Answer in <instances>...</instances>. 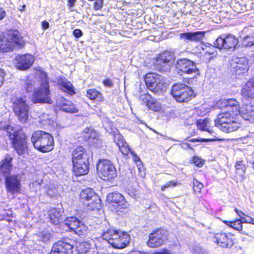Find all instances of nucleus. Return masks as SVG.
<instances>
[{
    "label": "nucleus",
    "mask_w": 254,
    "mask_h": 254,
    "mask_svg": "<svg viewBox=\"0 0 254 254\" xmlns=\"http://www.w3.org/2000/svg\"><path fill=\"white\" fill-rule=\"evenodd\" d=\"M5 12L3 8L0 7V20L2 19L5 16Z\"/></svg>",
    "instance_id": "nucleus-59"
},
{
    "label": "nucleus",
    "mask_w": 254,
    "mask_h": 254,
    "mask_svg": "<svg viewBox=\"0 0 254 254\" xmlns=\"http://www.w3.org/2000/svg\"><path fill=\"white\" fill-rule=\"evenodd\" d=\"M176 67L179 71L184 73L192 75L190 78H193L199 74L198 69L195 63L187 59L178 60Z\"/></svg>",
    "instance_id": "nucleus-13"
},
{
    "label": "nucleus",
    "mask_w": 254,
    "mask_h": 254,
    "mask_svg": "<svg viewBox=\"0 0 254 254\" xmlns=\"http://www.w3.org/2000/svg\"><path fill=\"white\" fill-rule=\"evenodd\" d=\"M91 130L89 129H86L82 132V135L85 140H90L91 138L90 134H91Z\"/></svg>",
    "instance_id": "nucleus-49"
},
{
    "label": "nucleus",
    "mask_w": 254,
    "mask_h": 254,
    "mask_svg": "<svg viewBox=\"0 0 254 254\" xmlns=\"http://www.w3.org/2000/svg\"><path fill=\"white\" fill-rule=\"evenodd\" d=\"M103 0H97L95 3V8L96 9H99L102 7Z\"/></svg>",
    "instance_id": "nucleus-55"
},
{
    "label": "nucleus",
    "mask_w": 254,
    "mask_h": 254,
    "mask_svg": "<svg viewBox=\"0 0 254 254\" xmlns=\"http://www.w3.org/2000/svg\"><path fill=\"white\" fill-rule=\"evenodd\" d=\"M89 153L81 146H78L75 148L72 153V163L76 164L78 163L77 161L82 159L83 161L89 159Z\"/></svg>",
    "instance_id": "nucleus-30"
},
{
    "label": "nucleus",
    "mask_w": 254,
    "mask_h": 254,
    "mask_svg": "<svg viewBox=\"0 0 254 254\" xmlns=\"http://www.w3.org/2000/svg\"><path fill=\"white\" fill-rule=\"evenodd\" d=\"M24 44V41L17 30L9 31L6 38L0 31V52H10L12 50L15 45L21 47Z\"/></svg>",
    "instance_id": "nucleus-6"
},
{
    "label": "nucleus",
    "mask_w": 254,
    "mask_h": 254,
    "mask_svg": "<svg viewBox=\"0 0 254 254\" xmlns=\"http://www.w3.org/2000/svg\"><path fill=\"white\" fill-rule=\"evenodd\" d=\"M107 200L113 204L115 207L121 206L125 208L128 206V203L126 201L125 197L119 192H112L108 194Z\"/></svg>",
    "instance_id": "nucleus-22"
},
{
    "label": "nucleus",
    "mask_w": 254,
    "mask_h": 254,
    "mask_svg": "<svg viewBox=\"0 0 254 254\" xmlns=\"http://www.w3.org/2000/svg\"><path fill=\"white\" fill-rule=\"evenodd\" d=\"M25 7H26V5L25 4L23 5L20 10L21 11L25 9Z\"/></svg>",
    "instance_id": "nucleus-64"
},
{
    "label": "nucleus",
    "mask_w": 254,
    "mask_h": 254,
    "mask_svg": "<svg viewBox=\"0 0 254 254\" xmlns=\"http://www.w3.org/2000/svg\"><path fill=\"white\" fill-rule=\"evenodd\" d=\"M242 44L245 47H251L254 45V33L244 37L242 40Z\"/></svg>",
    "instance_id": "nucleus-35"
},
{
    "label": "nucleus",
    "mask_w": 254,
    "mask_h": 254,
    "mask_svg": "<svg viewBox=\"0 0 254 254\" xmlns=\"http://www.w3.org/2000/svg\"><path fill=\"white\" fill-rule=\"evenodd\" d=\"M174 58V54L173 52L168 51H164L154 59L155 68L160 71H167L170 68V62Z\"/></svg>",
    "instance_id": "nucleus-10"
},
{
    "label": "nucleus",
    "mask_w": 254,
    "mask_h": 254,
    "mask_svg": "<svg viewBox=\"0 0 254 254\" xmlns=\"http://www.w3.org/2000/svg\"><path fill=\"white\" fill-rule=\"evenodd\" d=\"M76 1V0H68L67 6L69 8H72L74 6Z\"/></svg>",
    "instance_id": "nucleus-57"
},
{
    "label": "nucleus",
    "mask_w": 254,
    "mask_h": 254,
    "mask_svg": "<svg viewBox=\"0 0 254 254\" xmlns=\"http://www.w3.org/2000/svg\"><path fill=\"white\" fill-rule=\"evenodd\" d=\"M37 75V77L27 79L25 85L26 90L33 92L31 100L34 103L51 104L52 100L47 73L39 70Z\"/></svg>",
    "instance_id": "nucleus-1"
},
{
    "label": "nucleus",
    "mask_w": 254,
    "mask_h": 254,
    "mask_svg": "<svg viewBox=\"0 0 254 254\" xmlns=\"http://www.w3.org/2000/svg\"><path fill=\"white\" fill-rule=\"evenodd\" d=\"M228 103L227 108H231L230 112L234 113V114H238L239 111L240 109L238 102L234 99H227ZM230 110V109H229Z\"/></svg>",
    "instance_id": "nucleus-34"
},
{
    "label": "nucleus",
    "mask_w": 254,
    "mask_h": 254,
    "mask_svg": "<svg viewBox=\"0 0 254 254\" xmlns=\"http://www.w3.org/2000/svg\"><path fill=\"white\" fill-rule=\"evenodd\" d=\"M144 81L147 88L152 92H158L163 89V78L161 76L154 73L146 74Z\"/></svg>",
    "instance_id": "nucleus-14"
},
{
    "label": "nucleus",
    "mask_w": 254,
    "mask_h": 254,
    "mask_svg": "<svg viewBox=\"0 0 254 254\" xmlns=\"http://www.w3.org/2000/svg\"><path fill=\"white\" fill-rule=\"evenodd\" d=\"M235 169L238 174L243 176L245 173L246 167L242 161H238L235 165Z\"/></svg>",
    "instance_id": "nucleus-38"
},
{
    "label": "nucleus",
    "mask_w": 254,
    "mask_h": 254,
    "mask_svg": "<svg viewBox=\"0 0 254 254\" xmlns=\"http://www.w3.org/2000/svg\"><path fill=\"white\" fill-rule=\"evenodd\" d=\"M238 43V39L234 35L229 34L225 37H219L214 44L218 49H229L235 48Z\"/></svg>",
    "instance_id": "nucleus-17"
},
{
    "label": "nucleus",
    "mask_w": 254,
    "mask_h": 254,
    "mask_svg": "<svg viewBox=\"0 0 254 254\" xmlns=\"http://www.w3.org/2000/svg\"><path fill=\"white\" fill-rule=\"evenodd\" d=\"M103 83L105 86L108 87H112L113 85L112 81L109 79H106L104 80Z\"/></svg>",
    "instance_id": "nucleus-52"
},
{
    "label": "nucleus",
    "mask_w": 254,
    "mask_h": 254,
    "mask_svg": "<svg viewBox=\"0 0 254 254\" xmlns=\"http://www.w3.org/2000/svg\"><path fill=\"white\" fill-rule=\"evenodd\" d=\"M242 95L248 98H254V77L246 83L242 90Z\"/></svg>",
    "instance_id": "nucleus-31"
},
{
    "label": "nucleus",
    "mask_w": 254,
    "mask_h": 254,
    "mask_svg": "<svg viewBox=\"0 0 254 254\" xmlns=\"http://www.w3.org/2000/svg\"><path fill=\"white\" fill-rule=\"evenodd\" d=\"M77 249L79 254H96L97 251L94 245L91 244L89 242L79 243L77 245Z\"/></svg>",
    "instance_id": "nucleus-29"
},
{
    "label": "nucleus",
    "mask_w": 254,
    "mask_h": 254,
    "mask_svg": "<svg viewBox=\"0 0 254 254\" xmlns=\"http://www.w3.org/2000/svg\"><path fill=\"white\" fill-rule=\"evenodd\" d=\"M214 241L222 248H231L234 245L233 236L230 233H221L216 234Z\"/></svg>",
    "instance_id": "nucleus-19"
},
{
    "label": "nucleus",
    "mask_w": 254,
    "mask_h": 254,
    "mask_svg": "<svg viewBox=\"0 0 254 254\" xmlns=\"http://www.w3.org/2000/svg\"><path fill=\"white\" fill-rule=\"evenodd\" d=\"M64 223L70 231H74L79 236L84 235L87 231V227L75 217H68Z\"/></svg>",
    "instance_id": "nucleus-16"
},
{
    "label": "nucleus",
    "mask_w": 254,
    "mask_h": 254,
    "mask_svg": "<svg viewBox=\"0 0 254 254\" xmlns=\"http://www.w3.org/2000/svg\"><path fill=\"white\" fill-rule=\"evenodd\" d=\"M42 27L44 29H46L49 27V23L47 21H44L42 23Z\"/></svg>",
    "instance_id": "nucleus-60"
},
{
    "label": "nucleus",
    "mask_w": 254,
    "mask_h": 254,
    "mask_svg": "<svg viewBox=\"0 0 254 254\" xmlns=\"http://www.w3.org/2000/svg\"><path fill=\"white\" fill-rule=\"evenodd\" d=\"M80 199L89 210H99L101 208V199L92 189L82 190L80 193Z\"/></svg>",
    "instance_id": "nucleus-7"
},
{
    "label": "nucleus",
    "mask_w": 254,
    "mask_h": 254,
    "mask_svg": "<svg viewBox=\"0 0 254 254\" xmlns=\"http://www.w3.org/2000/svg\"><path fill=\"white\" fill-rule=\"evenodd\" d=\"M4 128L7 135L11 140L12 147L19 155H23L27 150V141L26 136L20 129H15L13 127L8 125L4 127L0 123V129Z\"/></svg>",
    "instance_id": "nucleus-2"
},
{
    "label": "nucleus",
    "mask_w": 254,
    "mask_h": 254,
    "mask_svg": "<svg viewBox=\"0 0 254 254\" xmlns=\"http://www.w3.org/2000/svg\"><path fill=\"white\" fill-rule=\"evenodd\" d=\"M177 186V183L173 181H169L161 187V190L164 191L166 189L171 187L172 186Z\"/></svg>",
    "instance_id": "nucleus-48"
},
{
    "label": "nucleus",
    "mask_w": 254,
    "mask_h": 254,
    "mask_svg": "<svg viewBox=\"0 0 254 254\" xmlns=\"http://www.w3.org/2000/svg\"><path fill=\"white\" fill-rule=\"evenodd\" d=\"M39 238L41 241L45 242L50 239V235L45 232H42L39 234Z\"/></svg>",
    "instance_id": "nucleus-47"
},
{
    "label": "nucleus",
    "mask_w": 254,
    "mask_h": 254,
    "mask_svg": "<svg viewBox=\"0 0 254 254\" xmlns=\"http://www.w3.org/2000/svg\"><path fill=\"white\" fill-rule=\"evenodd\" d=\"M131 155L133 157V159L135 162H136V163H137L138 162H141L139 157L133 151L131 152Z\"/></svg>",
    "instance_id": "nucleus-56"
},
{
    "label": "nucleus",
    "mask_w": 254,
    "mask_h": 254,
    "mask_svg": "<svg viewBox=\"0 0 254 254\" xmlns=\"http://www.w3.org/2000/svg\"><path fill=\"white\" fill-rule=\"evenodd\" d=\"M23 174L8 175L4 177L6 190L12 194L19 193L21 190V181Z\"/></svg>",
    "instance_id": "nucleus-12"
},
{
    "label": "nucleus",
    "mask_w": 254,
    "mask_h": 254,
    "mask_svg": "<svg viewBox=\"0 0 254 254\" xmlns=\"http://www.w3.org/2000/svg\"><path fill=\"white\" fill-rule=\"evenodd\" d=\"M180 145L182 148L184 149H191V147L190 146V145L187 143H181Z\"/></svg>",
    "instance_id": "nucleus-58"
},
{
    "label": "nucleus",
    "mask_w": 254,
    "mask_h": 254,
    "mask_svg": "<svg viewBox=\"0 0 254 254\" xmlns=\"http://www.w3.org/2000/svg\"><path fill=\"white\" fill-rule=\"evenodd\" d=\"M73 246L65 242L59 241L54 244L50 254H72Z\"/></svg>",
    "instance_id": "nucleus-21"
},
{
    "label": "nucleus",
    "mask_w": 254,
    "mask_h": 254,
    "mask_svg": "<svg viewBox=\"0 0 254 254\" xmlns=\"http://www.w3.org/2000/svg\"><path fill=\"white\" fill-rule=\"evenodd\" d=\"M205 32L204 31H196L194 32H188L180 34V39L185 42L193 41L198 42L202 40L204 37Z\"/></svg>",
    "instance_id": "nucleus-25"
},
{
    "label": "nucleus",
    "mask_w": 254,
    "mask_h": 254,
    "mask_svg": "<svg viewBox=\"0 0 254 254\" xmlns=\"http://www.w3.org/2000/svg\"><path fill=\"white\" fill-rule=\"evenodd\" d=\"M114 142L116 143L117 145H121V144L124 143V142H125L123 137L119 133L118 130H116V132H114Z\"/></svg>",
    "instance_id": "nucleus-41"
},
{
    "label": "nucleus",
    "mask_w": 254,
    "mask_h": 254,
    "mask_svg": "<svg viewBox=\"0 0 254 254\" xmlns=\"http://www.w3.org/2000/svg\"><path fill=\"white\" fill-rule=\"evenodd\" d=\"M102 237L103 239L107 240L113 247L116 249L124 248L130 241V236L128 234L114 229H109L104 232Z\"/></svg>",
    "instance_id": "nucleus-4"
},
{
    "label": "nucleus",
    "mask_w": 254,
    "mask_h": 254,
    "mask_svg": "<svg viewBox=\"0 0 254 254\" xmlns=\"http://www.w3.org/2000/svg\"><path fill=\"white\" fill-rule=\"evenodd\" d=\"M34 61V57L32 55H18L15 56L13 63L17 69L24 70L29 68L33 64Z\"/></svg>",
    "instance_id": "nucleus-18"
},
{
    "label": "nucleus",
    "mask_w": 254,
    "mask_h": 254,
    "mask_svg": "<svg viewBox=\"0 0 254 254\" xmlns=\"http://www.w3.org/2000/svg\"><path fill=\"white\" fill-rule=\"evenodd\" d=\"M215 139H204L203 140L204 141H213V140H215Z\"/></svg>",
    "instance_id": "nucleus-63"
},
{
    "label": "nucleus",
    "mask_w": 254,
    "mask_h": 254,
    "mask_svg": "<svg viewBox=\"0 0 254 254\" xmlns=\"http://www.w3.org/2000/svg\"><path fill=\"white\" fill-rule=\"evenodd\" d=\"M224 223L227 224V225L231 227L235 230H237L239 231H242L243 229L242 226V221L241 220L238 219L235 221H224Z\"/></svg>",
    "instance_id": "nucleus-36"
},
{
    "label": "nucleus",
    "mask_w": 254,
    "mask_h": 254,
    "mask_svg": "<svg viewBox=\"0 0 254 254\" xmlns=\"http://www.w3.org/2000/svg\"><path fill=\"white\" fill-rule=\"evenodd\" d=\"M56 105L65 112L75 113L78 112L77 108L71 101L63 97L57 98Z\"/></svg>",
    "instance_id": "nucleus-23"
},
{
    "label": "nucleus",
    "mask_w": 254,
    "mask_h": 254,
    "mask_svg": "<svg viewBox=\"0 0 254 254\" xmlns=\"http://www.w3.org/2000/svg\"><path fill=\"white\" fill-rule=\"evenodd\" d=\"M31 142L36 149L42 152H49L54 148L53 137L45 131H35L32 135Z\"/></svg>",
    "instance_id": "nucleus-5"
},
{
    "label": "nucleus",
    "mask_w": 254,
    "mask_h": 254,
    "mask_svg": "<svg viewBox=\"0 0 254 254\" xmlns=\"http://www.w3.org/2000/svg\"><path fill=\"white\" fill-rule=\"evenodd\" d=\"M193 190L195 192H200L201 190L203 187L202 183L199 182L197 180L193 181Z\"/></svg>",
    "instance_id": "nucleus-43"
},
{
    "label": "nucleus",
    "mask_w": 254,
    "mask_h": 254,
    "mask_svg": "<svg viewBox=\"0 0 254 254\" xmlns=\"http://www.w3.org/2000/svg\"><path fill=\"white\" fill-rule=\"evenodd\" d=\"M155 254H171V253L167 250H164L162 252L157 253Z\"/></svg>",
    "instance_id": "nucleus-62"
},
{
    "label": "nucleus",
    "mask_w": 254,
    "mask_h": 254,
    "mask_svg": "<svg viewBox=\"0 0 254 254\" xmlns=\"http://www.w3.org/2000/svg\"><path fill=\"white\" fill-rule=\"evenodd\" d=\"M238 114L242 118L250 121L251 123L254 122V107L246 105L242 107L239 111Z\"/></svg>",
    "instance_id": "nucleus-27"
},
{
    "label": "nucleus",
    "mask_w": 254,
    "mask_h": 254,
    "mask_svg": "<svg viewBox=\"0 0 254 254\" xmlns=\"http://www.w3.org/2000/svg\"><path fill=\"white\" fill-rule=\"evenodd\" d=\"M171 93L179 102H187L194 97L192 89L183 84H176L173 86Z\"/></svg>",
    "instance_id": "nucleus-8"
},
{
    "label": "nucleus",
    "mask_w": 254,
    "mask_h": 254,
    "mask_svg": "<svg viewBox=\"0 0 254 254\" xmlns=\"http://www.w3.org/2000/svg\"><path fill=\"white\" fill-rule=\"evenodd\" d=\"M192 161L193 163L198 167H201L203 165L204 160L197 156H194Z\"/></svg>",
    "instance_id": "nucleus-46"
},
{
    "label": "nucleus",
    "mask_w": 254,
    "mask_h": 254,
    "mask_svg": "<svg viewBox=\"0 0 254 254\" xmlns=\"http://www.w3.org/2000/svg\"><path fill=\"white\" fill-rule=\"evenodd\" d=\"M49 215L51 219H54L53 217L59 219V218L61 216V213L58 212V210L55 208L52 209L50 211Z\"/></svg>",
    "instance_id": "nucleus-45"
},
{
    "label": "nucleus",
    "mask_w": 254,
    "mask_h": 254,
    "mask_svg": "<svg viewBox=\"0 0 254 254\" xmlns=\"http://www.w3.org/2000/svg\"><path fill=\"white\" fill-rule=\"evenodd\" d=\"M4 75L5 74L3 70L0 68V87H1L3 83Z\"/></svg>",
    "instance_id": "nucleus-54"
},
{
    "label": "nucleus",
    "mask_w": 254,
    "mask_h": 254,
    "mask_svg": "<svg viewBox=\"0 0 254 254\" xmlns=\"http://www.w3.org/2000/svg\"><path fill=\"white\" fill-rule=\"evenodd\" d=\"M117 146L122 153L124 155H127L129 152L131 153L132 151L126 141L124 142V143L121 144V145Z\"/></svg>",
    "instance_id": "nucleus-39"
},
{
    "label": "nucleus",
    "mask_w": 254,
    "mask_h": 254,
    "mask_svg": "<svg viewBox=\"0 0 254 254\" xmlns=\"http://www.w3.org/2000/svg\"><path fill=\"white\" fill-rule=\"evenodd\" d=\"M47 194L51 197H54L58 194V190L55 189H49L47 191Z\"/></svg>",
    "instance_id": "nucleus-50"
},
{
    "label": "nucleus",
    "mask_w": 254,
    "mask_h": 254,
    "mask_svg": "<svg viewBox=\"0 0 254 254\" xmlns=\"http://www.w3.org/2000/svg\"><path fill=\"white\" fill-rule=\"evenodd\" d=\"M73 35L76 38H79L82 35V31L78 29H75L73 32Z\"/></svg>",
    "instance_id": "nucleus-53"
},
{
    "label": "nucleus",
    "mask_w": 254,
    "mask_h": 254,
    "mask_svg": "<svg viewBox=\"0 0 254 254\" xmlns=\"http://www.w3.org/2000/svg\"><path fill=\"white\" fill-rule=\"evenodd\" d=\"M12 157L7 155L4 159L1 160L0 162V179L2 177H5L9 175L12 167Z\"/></svg>",
    "instance_id": "nucleus-26"
},
{
    "label": "nucleus",
    "mask_w": 254,
    "mask_h": 254,
    "mask_svg": "<svg viewBox=\"0 0 254 254\" xmlns=\"http://www.w3.org/2000/svg\"><path fill=\"white\" fill-rule=\"evenodd\" d=\"M166 239V231L162 229L154 230L149 236L147 245L150 248H156L162 245Z\"/></svg>",
    "instance_id": "nucleus-15"
},
{
    "label": "nucleus",
    "mask_w": 254,
    "mask_h": 254,
    "mask_svg": "<svg viewBox=\"0 0 254 254\" xmlns=\"http://www.w3.org/2000/svg\"><path fill=\"white\" fill-rule=\"evenodd\" d=\"M62 89L70 95L74 94V87L72 84L69 82H63L62 85Z\"/></svg>",
    "instance_id": "nucleus-37"
},
{
    "label": "nucleus",
    "mask_w": 254,
    "mask_h": 254,
    "mask_svg": "<svg viewBox=\"0 0 254 254\" xmlns=\"http://www.w3.org/2000/svg\"><path fill=\"white\" fill-rule=\"evenodd\" d=\"M203 50H205V55H212V57L217 55V53L215 51V47L213 46H211L210 47L206 48L205 49L203 48Z\"/></svg>",
    "instance_id": "nucleus-42"
},
{
    "label": "nucleus",
    "mask_w": 254,
    "mask_h": 254,
    "mask_svg": "<svg viewBox=\"0 0 254 254\" xmlns=\"http://www.w3.org/2000/svg\"><path fill=\"white\" fill-rule=\"evenodd\" d=\"M87 96L91 100H95L97 101H102L103 96L102 94L95 89H90L86 92Z\"/></svg>",
    "instance_id": "nucleus-33"
},
{
    "label": "nucleus",
    "mask_w": 254,
    "mask_h": 254,
    "mask_svg": "<svg viewBox=\"0 0 254 254\" xmlns=\"http://www.w3.org/2000/svg\"><path fill=\"white\" fill-rule=\"evenodd\" d=\"M99 176L103 180H110L117 176L114 164L108 160H100L97 167Z\"/></svg>",
    "instance_id": "nucleus-9"
},
{
    "label": "nucleus",
    "mask_w": 254,
    "mask_h": 254,
    "mask_svg": "<svg viewBox=\"0 0 254 254\" xmlns=\"http://www.w3.org/2000/svg\"><path fill=\"white\" fill-rule=\"evenodd\" d=\"M243 223H252L253 218L245 215V217H241Z\"/></svg>",
    "instance_id": "nucleus-51"
},
{
    "label": "nucleus",
    "mask_w": 254,
    "mask_h": 254,
    "mask_svg": "<svg viewBox=\"0 0 254 254\" xmlns=\"http://www.w3.org/2000/svg\"><path fill=\"white\" fill-rule=\"evenodd\" d=\"M233 72L236 75H241L246 73L249 69L248 62L246 58H236L232 63Z\"/></svg>",
    "instance_id": "nucleus-20"
},
{
    "label": "nucleus",
    "mask_w": 254,
    "mask_h": 254,
    "mask_svg": "<svg viewBox=\"0 0 254 254\" xmlns=\"http://www.w3.org/2000/svg\"><path fill=\"white\" fill-rule=\"evenodd\" d=\"M235 212L238 215V216L240 217L239 220H241V217H243V216H245V214L241 211L239 210L237 208L235 209Z\"/></svg>",
    "instance_id": "nucleus-61"
},
{
    "label": "nucleus",
    "mask_w": 254,
    "mask_h": 254,
    "mask_svg": "<svg viewBox=\"0 0 254 254\" xmlns=\"http://www.w3.org/2000/svg\"><path fill=\"white\" fill-rule=\"evenodd\" d=\"M227 99H220L216 102L215 106L218 108L222 109L224 107H227Z\"/></svg>",
    "instance_id": "nucleus-44"
},
{
    "label": "nucleus",
    "mask_w": 254,
    "mask_h": 254,
    "mask_svg": "<svg viewBox=\"0 0 254 254\" xmlns=\"http://www.w3.org/2000/svg\"><path fill=\"white\" fill-rule=\"evenodd\" d=\"M210 124V121L208 119H199L196 122V126L199 129L212 133L213 130Z\"/></svg>",
    "instance_id": "nucleus-32"
},
{
    "label": "nucleus",
    "mask_w": 254,
    "mask_h": 254,
    "mask_svg": "<svg viewBox=\"0 0 254 254\" xmlns=\"http://www.w3.org/2000/svg\"><path fill=\"white\" fill-rule=\"evenodd\" d=\"M29 109L26 100L22 98H17L13 103V111L21 122L25 123L28 120Z\"/></svg>",
    "instance_id": "nucleus-11"
},
{
    "label": "nucleus",
    "mask_w": 254,
    "mask_h": 254,
    "mask_svg": "<svg viewBox=\"0 0 254 254\" xmlns=\"http://www.w3.org/2000/svg\"><path fill=\"white\" fill-rule=\"evenodd\" d=\"M42 182V180H38L31 182L29 184V187L31 189L33 190L34 191H37L38 190L40 189Z\"/></svg>",
    "instance_id": "nucleus-40"
},
{
    "label": "nucleus",
    "mask_w": 254,
    "mask_h": 254,
    "mask_svg": "<svg viewBox=\"0 0 254 254\" xmlns=\"http://www.w3.org/2000/svg\"><path fill=\"white\" fill-rule=\"evenodd\" d=\"M140 99L143 103L148 107L149 109L154 111H159L161 109V106L159 102L152 98L149 94H144L141 96Z\"/></svg>",
    "instance_id": "nucleus-28"
},
{
    "label": "nucleus",
    "mask_w": 254,
    "mask_h": 254,
    "mask_svg": "<svg viewBox=\"0 0 254 254\" xmlns=\"http://www.w3.org/2000/svg\"><path fill=\"white\" fill-rule=\"evenodd\" d=\"M78 163L76 164L73 163V172L75 176H81L87 174L89 171V162L88 159L83 161L82 159L77 161Z\"/></svg>",
    "instance_id": "nucleus-24"
},
{
    "label": "nucleus",
    "mask_w": 254,
    "mask_h": 254,
    "mask_svg": "<svg viewBox=\"0 0 254 254\" xmlns=\"http://www.w3.org/2000/svg\"><path fill=\"white\" fill-rule=\"evenodd\" d=\"M236 116L237 114L230 111L222 112L218 115L215 120V126L226 133L234 131L241 126L240 124L235 120Z\"/></svg>",
    "instance_id": "nucleus-3"
}]
</instances>
